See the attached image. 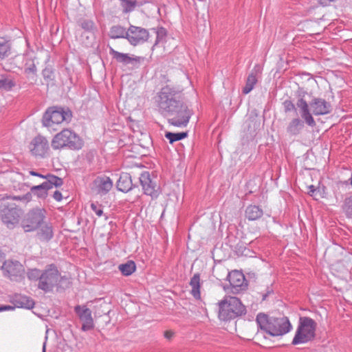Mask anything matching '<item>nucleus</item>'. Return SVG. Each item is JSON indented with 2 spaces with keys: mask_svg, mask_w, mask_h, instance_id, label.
Masks as SVG:
<instances>
[{
  "mask_svg": "<svg viewBox=\"0 0 352 352\" xmlns=\"http://www.w3.org/2000/svg\"><path fill=\"white\" fill-rule=\"evenodd\" d=\"M156 104L160 113L169 117L168 122L174 126H186L193 113L182 100L180 91L169 85L162 87L158 93Z\"/></svg>",
  "mask_w": 352,
  "mask_h": 352,
  "instance_id": "obj_1",
  "label": "nucleus"
},
{
  "mask_svg": "<svg viewBox=\"0 0 352 352\" xmlns=\"http://www.w3.org/2000/svg\"><path fill=\"white\" fill-rule=\"evenodd\" d=\"M300 115L305 123L311 127L316 125L312 116H324L331 113L332 110L330 102L320 98H313L308 103L303 98H300L296 102Z\"/></svg>",
  "mask_w": 352,
  "mask_h": 352,
  "instance_id": "obj_2",
  "label": "nucleus"
},
{
  "mask_svg": "<svg viewBox=\"0 0 352 352\" xmlns=\"http://www.w3.org/2000/svg\"><path fill=\"white\" fill-rule=\"evenodd\" d=\"M258 327L272 336H283L288 333L292 325L287 317H268L265 314H258L256 316Z\"/></svg>",
  "mask_w": 352,
  "mask_h": 352,
  "instance_id": "obj_3",
  "label": "nucleus"
},
{
  "mask_svg": "<svg viewBox=\"0 0 352 352\" xmlns=\"http://www.w3.org/2000/svg\"><path fill=\"white\" fill-rule=\"evenodd\" d=\"M66 280L67 278L61 276L57 267L51 264L42 270L41 277L38 283V288L45 293L52 292L54 288L58 290L61 287L60 283Z\"/></svg>",
  "mask_w": 352,
  "mask_h": 352,
  "instance_id": "obj_4",
  "label": "nucleus"
},
{
  "mask_svg": "<svg viewBox=\"0 0 352 352\" xmlns=\"http://www.w3.org/2000/svg\"><path fill=\"white\" fill-rule=\"evenodd\" d=\"M245 312V307L236 297L228 296L219 303V318L221 320L234 319Z\"/></svg>",
  "mask_w": 352,
  "mask_h": 352,
  "instance_id": "obj_5",
  "label": "nucleus"
},
{
  "mask_svg": "<svg viewBox=\"0 0 352 352\" xmlns=\"http://www.w3.org/2000/svg\"><path fill=\"white\" fill-rule=\"evenodd\" d=\"M83 142L73 131L65 129L57 133L52 140V147L54 150L67 147L72 150H79L82 147Z\"/></svg>",
  "mask_w": 352,
  "mask_h": 352,
  "instance_id": "obj_6",
  "label": "nucleus"
},
{
  "mask_svg": "<svg viewBox=\"0 0 352 352\" xmlns=\"http://www.w3.org/2000/svg\"><path fill=\"white\" fill-rule=\"evenodd\" d=\"M316 322L312 318L300 317L292 344H305L313 340L316 335Z\"/></svg>",
  "mask_w": 352,
  "mask_h": 352,
  "instance_id": "obj_7",
  "label": "nucleus"
},
{
  "mask_svg": "<svg viewBox=\"0 0 352 352\" xmlns=\"http://www.w3.org/2000/svg\"><path fill=\"white\" fill-rule=\"evenodd\" d=\"M72 117V111L69 109L52 107L47 109L43 117V124L51 127L54 124H59L64 122L68 123Z\"/></svg>",
  "mask_w": 352,
  "mask_h": 352,
  "instance_id": "obj_8",
  "label": "nucleus"
},
{
  "mask_svg": "<svg viewBox=\"0 0 352 352\" xmlns=\"http://www.w3.org/2000/svg\"><path fill=\"white\" fill-rule=\"evenodd\" d=\"M21 214V209L15 203L3 202L0 206L1 219L10 229L19 223Z\"/></svg>",
  "mask_w": 352,
  "mask_h": 352,
  "instance_id": "obj_9",
  "label": "nucleus"
},
{
  "mask_svg": "<svg viewBox=\"0 0 352 352\" xmlns=\"http://www.w3.org/2000/svg\"><path fill=\"white\" fill-rule=\"evenodd\" d=\"M45 210L36 208L27 212L21 221V226L25 232H34L45 219Z\"/></svg>",
  "mask_w": 352,
  "mask_h": 352,
  "instance_id": "obj_10",
  "label": "nucleus"
},
{
  "mask_svg": "<svg viewBox=\"0 0 352 352\" xmlns=\"http://www.w3.org/2000/svg\"><path fill=\"white\" fill-rule=\"evenodd\" d=\"M45 179L46 181L40 185L32 186L30 189L33 194L36 195L40 198L45 197L48 190L52 189L53 187H60L63 184V179L60 177L54 175H47Z\"/></svg>",
  "mask_w": 352,
  "mask_h": 352,
  "instance_id": "obj_11",
  "label": "nucleus"
},
{
  "mask_svg": "<svg viewBox=\"0 0 352 352\" xmlns=\"http://www.w3.org/2000/svg\"><path fill=\"white\" fill-rule=\"evenodd\" d=\"M2 270L4 276L8 277L11 280H19L24 277L25 274V268L23 265L14 260L4 261Z\"/></svg>",
  "mask_w": 352,
  "mask_h": 352,
  "instance_id": "obj_12",
  "label": "nucleus"
},
{
  "mask_svg": "<svg viewBox=\"0 0 352 352\" xmlns=\"http://www.w3.org/2000/svg\"><path fill=\"white\" fill-rule=\"evenodd\" d=\"M29 148L33 155L43 158L50 151L49 142L45 137L38 135L32 139Z\"/></svg>",
  "mask_w": 352,
  "mask_h": 352,
  "instance_id": "obj_13",
  "label": "nucleus"
},
{
  "mask_svg": "<svg viewBox=\"0 0 352 352\" xmlns=\"http://www.w3.org/2000/svg\"><path fill=\"white\" fill-rule=\"evenodd\" d=\"M139 179L145 195L151 196L153 199H155L159 196L160 193V188L151 179L148 172L142 173Z\"/></svg>",
  "mask_w": 352,
  "mask_h": 352,
  "instance_id": "obj_14",
  "label": "nucleus"
},
{
  "mask_svg": "<svg viewBox=\"0 0 352 352\" xmlns=\"http://www.w3.org/2000/svg\"><path fill=\"white\" fill-rule=\"evenodd\" d=\"M148 31L140 27L131 25L127 30V39L133 45H137L144 43L148 38Z\"/></svg>",
  "mask_w": 352,
  "mask_h": 352,
  "instance_id": "obj_15",
  "label": "nucleus"
},
{
  "mask_svg": "<svg viewBox=\"0 0 352 352\" xmlns=\"http://www.w3.org/2000/svg\"><path fill=\"white\" fill-rule=\"evenodd\" d=\"M74 311L82 322V331H86L94 328V319L92 318L91 311L89 308L85 305H76L74 307Z\"/></svg>",
  "mask_w": 352,
  "mask_h": 352,
  "instance_id": "obj_16",
  "label": "nucleus"
},
{
  "mask_svg": "<svg viewBox=\"0 0 352 352\" xmlns=\"http://www.w3.org/2000/svg\"><path fill=\"white\" fill-rule=\"evenodd\" d=\"M228 279L231 286V292L234 294H237L247 287L244 274L238 270L229 272Z\"/></svg>",
  "mask_w": 352,
  "mask_h": 352,
  "instance_id": "obj_17",
  "label": "nucleus"
},
{
  "mask_svg": "<svg viewBox=\"0 0 352 352\" xmlns=\"http://www.w3.org/2000/svg\"><path fill=\"white\" fill-rule=\"evenodd\" d=\"M113 187V181L106 175L98 176L93 182L92 189L98 195L107 194Z\"/></svg>",
  "mask_w": 352,
  "mask_h": 352,
  "instance_id": "obj_18",
  "label": "nucleus"
},
{
  "mask_svg": "<svg viewBox=\"0 0 352 352\" xmlns=\"http://www.w3.org/2000/svg\"><path fill=\"white\" fill-rule=\"evenodd\" d=\"M109 53L118 63L124 65L130 64L134 65L135 63H140L141 60H143L142 57L130 56L128 54L119 52L113 48L110 49Z\"/></svg>",
  "mask_w": 352,
  "mask_h": 352,
  "instance_id": "obj_19",
  "label": "nucleus"
},
{
  "mask_svg": "<svg viewBox=\"0 0 352 352\" xmlns=\"http://www.w3.org/2000/svg\"><path fill=\"white\" fill-rule=\"evenodd\" d=\"M36 237L41 242L47 243L54 236V229L52 223L43 221L36 230Z\"/></svg>",
  "mask_w": 352,
  "mask_h": 352,
  "instance_id": "obj_20",
  "label": "nucleus"
},
{
  "mask_svg": "<svg viewBox=\"0 0 352 352\" xmlns=\"http://www.w3.org/2000/svg\"><path fill=\"white\" fill-rule=\"evenodd\" d=\"M305 120L297 117L293 118L287 124L286 131L291 136H297L305 127Z\"/></svg>",
  "mask_w": 352,
  "mask_h": 352,
  "instance_id": "obj_21",
  "label": "nucleus"
},
{
  "mask_svg": "<svg viewBox=\"0 0 352 352\" xmlns=\"http://www.w3.org/2000/svg\"><path fill=\"white\" fill-rule=\"evenodd\" d=\"M260 71V67L258 65H256L249 74L246 80L245 85L242 90L243 94H248L254 89L257 82V76Z\"/></svg>",
  "mask_w": 352,
  "mask_h": 352,
  "instance_id": "obj_22",
  "label": "nucleus"
},
{
  "mask_svg": "<svg viewBox=\"0 0 352 352\" xmlns=\"http://www.w3.org/2000/svg\"><path fill=\"white\" fill-rule=\"evenodd\" d=\"M133 188L131 176L127 173H122L117 182V188L118 190L127 192Z\"/></svg>",
  "mask_w": 352,
  "mask_h": 352,
  "instance_id": "obj_23",
  "label": "nucleus"
},
{
  "mask_svg": "<svg viewBox=\"0 0 352 352\" xmlns=\"http://www.w3.org/2000/svg\"><path fill=\"white\" fill-rule=\"evenodd\" d=\"M245 217L250 221H255L263 214V210L258 206L250 205L245 209Z\"/></svg>",
  "mask_w": 352,
  "mask_h": 352,
  "instance_id": "obj_24",
  "label": "nucleus"
},
{
  "mask_svg": "<svg viewBox=\"0 0 352 352\" xmlns=\"http://www.w3.org/2000/svg\"><path fill=\"white\" fill-rule=\"evenodd\" d=\"M15 305L19 308H25L30 309L34 307V300L26 296H16L14 299Z\"/></svg>",
  "mask_w": 352,
  "mask_h": 352,
  "instance_id": "obj_25",
  "label": "nucleus"
},
{
  "mask_svg": "<svg viewBox=\"0 0 352 352\" xmlns=\"http://www.w3.org/2000/svg\"><path fill=\"white\" fill-rule=\"evenodd\" d=\"M10 53V41L5 37H0V59H4L8 57Z\"/></svg>",
  "mask_w": 352,
  "mask_h": 352,
  "instance_id": "obj_26",
  "label": "nucleus"
},
{
  "mask_svg": "<svg viewBox=\"0 0 352 352\" xmlns=\"http://www.w3.org/2000/svg\"><path fill=\"white\" fill-rule=\"evenodd\" d=\"M190 285L192 287L191 294L196 299L200 298V276L199 274H195L191 278Z\"/></svg>",
  "mask_w": 352,
  "mask_h": 352,
  "instance_id": "obj_27",
  "label": "nucleus"
},
{
  "mask_svg": "<svg viewBox=\"0 0 352 352\" xmlns=\"http://www.w3.org/2000/svg\"><path fill=\"white\" fill-rule=\"evenodd\" d=\"M109 35L111 38H127V31L120 25H114L111 28Z\"/></svg>",
  "mask_w": 352,
  "mask_h": 352,
  "instance_id": "obj_28",
  "label": "nucleus"
},
{
  "mask_svg": "<svg viewBox=\"0 0 352 352\" xmlns=\"http://www.w3.org/2000/svg\"><path fill=\"white\" fill-rule=\"evenodd\" d=\"M118 268L124 276H128L135 271L136 265L134 261H129L126 263L120 264Z\"/></svg>",
  "mask_w": 352,
  "mask_h": 352,
  "instance_id": "obj_29",
  "label": "nucleus"
},
{
  "mask_svg": "<svg viewBox=\"0 0 352 352\" xmlns=\"http://www.w3.org/2000/svg\"><path fill=\"white\" fill-rule=\"evenodd\" d=\"M124 13L133 11L138 5L137 0H119Z\"/></svg>",
  "mask_w": 352,
  "mask_h": 352,
  "instance_id": "obj_30",
  "label": "nucleus"
},
{
  "mask_svg": "<svg viewBox=\"0 0 352 352\" xmlns=\"http://www.w3.org/2000/svg\"><path fill=\"white\" fill-rule=\"evenodd\" d=\"M188 136L187 132L181 133H172L166 132L165 133V138L168 140L170 144H173L175 142L184 139Z\"/></svg>",
  "mask_w": 352,
  "mask_h": 352,
  "instance_id": "obj_31",
  "label": "nucleus"
},
{
  "mask_svg": "<svg viewBox=\"0 0 352 352\" xmlns=\"http://www.w3.org/2000/svg\"><path fill=\"white\" fill-rule=\"evenodd\" d=\"M24 72L28 78H34L36 76V67L32 60H29L25 63Z\"/></svg>",
  "mask_w": 352,
  "mask_h": 352,
  "instance_id": "obj_32",
  "label": "nucleus"
},
{
  "mask_svg": "<svg viewBox=\"0 0 352 352\" xmlns=\"http://www.w3.org/2000/svg\"><path fill=\"white\" fill-rule=\"evenodd\" d=\"M156 40L154 43L153 47L157 46L160 43H164L166 40V37L167 35V31L164 28L160 27L156 30Z\"/></svg>",
  "mask_w": 352,
  "mask_h": 352,
  "instance_id": "obj_33",
  "label": "nucleus"
},
{
  "mask_svg": "<svg viewBox=\"0 0 352 352\" xmlns=\"http://www.w3.org/2000/svg\"><path fill=\"white\" fill-rule=\"evenodd\" d=\"M15 86V83L13 80L8 77L2 76L0 78V89L5 91H10L13 87Z\"/></svg>",
  "mask_w": 352,
  "mask_h": 352,
  "instance_id": "obj_34",
  "label": "nucleus"
},
{
  "mask_svg": "<svg viewBox=\"0 0 352 352\" xmlns=\"http://www.w3.org/2000/svg\"><path fill=\"white\" fill-rule=\"evenodd\" d=\"M343 210L347 218L352 219V195L345 199Z\"/></svg>",
  "mask_w": 352,
  "mask_h": 352,
  "instance_id": "obj_35",
  "label": "nucleus"
},
{
  "mask_svg": "<svg viewBox=\"0 0 352 352\" xmlns=\"http://www.w3.org/2000/svg\"><path fill=\"white\" fill-rule=\"evenodd\" d=\"M42 274V270L36 268L30 269L27 272V276L30 280H38L40 281Z\"/></svg>",
  "mask_w": 352,
  "mask_h": 352,
  "instance_id": "obj_36",
  "label": "nucleus"
},
{
  "mask_svg": "<svg viewBox=\"0 0 352 352\" xmlns=\"http://www.w3.org/2000/svg\"><path fill=\"white\" fill-rule=\"evenodd\" d=\"M90 207L98 217H100L104 216L106 221L108 219L109 217L103 213L102 206L100 205L98 202H92L90 205Z\"/></svg>",
  "mask_w": 352,
  "mask_h": 352,
  "instance_id": "obj_37",
  "label": "nucleus"
},
{
  "mask_svg": "<svg viewBox=\"0 0 352 352\" xmlns=\"http://www.w3.org/2000/svg\"><path fill=\"white\" fill-rule=\"evenodd\" d=\"M80 26L83 30L89 32H94L96 29L94 21L91 20H82L80 22Z\"/></svg>",
  "mask_w": 352,
  "mask_h": 352,
  "instance_id": "obj_38",
  "label": "nucleus"
},
{
  "mask_svg": "<svg viewBox=\"0 0 352 352\" xmlns=\"http://www.w3.org/2000/svg\"><path fill=\"white\" fill-rule=\"evenodd\" d=\"M283 106L285 109V112H289L292 111H296V106L291 100H286L283 102Z\"/></svg>",
  "mask_w": 352,
  "mask_h": 352,
  "instance_id": "obj_39",
  "label": "nucleus"
},
{
  "mask_svg": "<svg viewBox=\"0 0 352 352\" xmlns=\"http://www.w3.org/2000/svg\"><path fill=\"white\" fill-rule=\"evenodd\" d=\"M309 195H311V197H314L315 199H316L317 198L316 197V196L317 189L315 188V186L313 185L309 186Z\"/></svg>",
  "mask_w": 352,
  "mask_h": 352,
  "instance_id": "obj_40",
  "label": "nucleus"
},
{
  "mask_svg": "<svg viewBox=\"0 0 352 352\" xmlns=\"http://www.w3.org/2000/svg\"><path fill=\"white\" fill-rule=\"evenodd\" d=\"M53 197L54 199L57 201H60L62 200L63 199V196H62V194L60 192H59L58 190H56L54 192V195H53Z\"/></svg>",
  "mask_w": 352,
  "mask_h": 352,
  "instance_id": "obj_41",
  "label": "nucleus"
},
{
  "mask_svg": "<svg viewBox=\"0 0 352 352\" xmlns=\"http://www.w3.org/2000/svg\"><path fill=\"white\" fill-rule=\"evenodd\" d=\"M30 174L31 175L36 176V177H39L44 178V179H45V177H47V175H42V174H40V173H37V172H35V171H33V170H31V171L30 172Z\"/></svg>",
  "mask_w": 352,
  "mask_h": 352,
  "instance_id": "obj_42",
  "label": "nucleus"
},
{
  "mask_svg": "<svg viewBox=\"0 0 352 352\" xmlns=\"http://www.w3.org/2000/svg\"><path fill=\"white\" fill-rule=\"evenodd\" d=\"M14 309V307L10 306V305L1 306V307H0V311L10 310V309Z\"/></svg>",
  "mask_w": 352,
  "mask_h": 352,
  "instance_id": "obj_43",
  "label": "nucleus"
},
{
  "mask_svg": "<svg viewBox=\"0 0 352 352\" xmlns=\"http://www.w3.org/2000/svg\"><path fill=\"white\" fill-rule=\"evenodd\" d=\"M43 352H46L45 351V344H43Z\"/></svg>",
  "mask_w": 352,
  "mask_h": 352,
  "instance_id": "obj_44",
  "label": "nucleus"
},
{
  "mask_svg": "<svg viewBox=\"0 0 352 352\" xmlns=\"http://www.w3.org/2000/svg\"><path fill=\"white\" fill-rule=\"evenodd\" d=\"M169 336H170V334H168V332H167V333H166V337L169 338Z\"/></svg>",
  "mask_w": 352,
  "mask_h": 352,
  "instance_id": "obj_45",
  "label": "nucleus"
},
{
  "mask_svg": "<svg viewBox=\"0 0 352 352\" xmlns=\"http://www.w3.org/2000/svg\"><path fill=\"white\" fill-rule=\"evenodd\" d=\"M169 336H170V334H168V332H167V333H166V337L169 338Z\"/></svg>",
  "mask_w": 352,
  "mask_h": 352,
  "instance_id": "obj_46",
  "label": "nucleus"
},
{
  "mask_svg": "<svg viewBox=\"0 0 352 352\" xmlns=\"http://www.w3.org/2000/svg\"><path fill=\"white\" fill-rule=\"evenodd\" d=\"M329 2L333 1L334 0H327Z\"/></svg>",
  "mask_w": 352,
  "mask_h": 352,
  "instance_id": "obj_47",
  "label": "nucleus"
},
{
  "mask_svg": "<svg viewBox=\"0 0 352 352\" xmlns=\"http://www.w3.org/2000/svg\"><path fill=\"white\" fill-rule=\"evenodd\" d=\"M45 71L43 72V76L45 77Z\"/></svg>",
  "mask_w": 352,
  "mask_h": 352,
  "instance_id": "obj_48",
  "label": "nucleus"
}]
</instances>
